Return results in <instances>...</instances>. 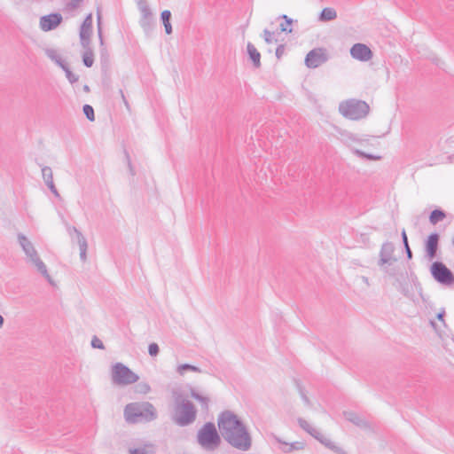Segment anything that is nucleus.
I'll return each instance as SVG.
<instances>
[{"label": "nucleus", "instance_id": "473e14b6", "mask_svg": "<svg viewBox=\"0 0 454 454\" xmlns=\"http://www.w3.org/2000/svg\"><path fill=\"white\" fill-rule=\"evenodd\" d=\"M445 213L442 210H433L429 216V221L432 224H436L438 222L442 221L445 218Z\"/></svg>", "mask_w": 454, "mask_h": 454}, {"label": "nucleus", "instance_id": "f8f14e48", "mask_svg": "<svg viewBox=\"0 0 454 454\" xmlns=\"http://www.w3.org/2000/svg\"><path fill=\"white\" fill-rule=\"evenodd\" d=\"M328 60L327 51L325 48H316L309 51L305 58V65L309 68H317Z\"/></svg>", "mask_w": 454, "mask_h": 454}, {"label": "nucleus", "instance_id": "4be33fe9", "mask_svg": "<svg viewBox=\"0 0 454 454\" xmlns=\"http://www.w3.org/2000/svg\"><path fill=\"white\" fill-rule=\"evenodd\" d=\"M430 325L434 330L439 338L443 340L445 337L449 336V328L445 322L442 324V322L436 323L434 320H430Z\"/></svg>", "mask_w": 454, "mask_h": 454}, {"label": "nucleus", "instance_id": "603ef678", "mask_svg": "<svg viewBox=\"0 0 454 454\" xmlns=\"http://www.w3.org/2000/svg\"><path fill=\"white\" fill-rule=\"evenodd\" d=\"M4 323V317H2V315H0V328H2V327H3Z\"/></svg>", "mask_w": 454, "mask_h": 454}, {"label": "nucleus", "instance_id": "a878e982", "mask_svg": "<svg viewBox=\"0 0 454 454\" xmlns=\"http://www.w3.org/2000/svg\"><path fill=\"white\" fill-rule=\"evenodd\" d=\"M337 18V12L332 7H325L322 10L318 16L321 22L332 21Z\"/></svg>", "mask_w": 454, "mask_h": 454}, {"label": "nucleus", "instance_id": "49530a36", "mask_svg": "<svg viewBox=\"0 0 454 454\" xmlns=\"http://www.w3.org/2000/svg\"><path fill=\"white\" fill-rule=\"evenodd\" d=\"M402 239H403L404 247H407V245H409V244H408L407 235H406V232L404 230L402 231Z\"/></svg>", "mask_w": 454, "mask_h": 454}, {"label": "nucleus", "instance_id": "a18cd8bd", "mask_svg": "<svg viewBox=\"0 0 454 454\" xmlns=\"http://www.w3.org/2000/svg\"><path fill=\"white\" fill-rule=\"evenodd\" d=\"M301 399L303 401V403L307 405V406H310V401L309 399V397L305 395V393H303L302 391L301 392Z\"/></svg>", "mask_w": 454, "mask_h": 454}, {"label": "nucleus", "instance_id": "79ce46f5", "mask_svg": "<svg viewBox=\"0 0 454 454\" xmlns=\"http://www.w3.org/2000/svg\"><path fill=\"white\" fill-rule=\"evenodd\" d=\"M82 27H92V14L90 13L84 20L83 23L82 24Z\"/></svg>", "mask_w": 454, "mask_h": 454}, {"label": "nucleus", "instance_id": "ea45409f", "mask_svg": "<svg viewBox=\"0 0 454 454\" xmlns=\"http://www.w3.org/2000/svg\"><path fill=\"white\" fill-rule=\"evenodd\" d=\"M160 352L157 343H151L148 347V353L151 356H156Z\"/></svg>", "mask_w": 454, "mask_h": 454}, {"label": "nucleus", "instance_id": "7c9ffc66", "mask_svg": "<svg viewBox=\"0 0 454 454\" xmlns=\"http://www.w3.org/2000/svg\"><path fill=\"white\" fill-rule=\"evenodd\" d=\"M298 423H299V426L303 429L305 430L306 432H308L310 435H312L313 437L315 436H318V430L316 429L315 427H313L307 420H305L304 419H301L300 418L298 419Z\"/></svg>", "mask_w": 454, "mask_h": 454}, {"label": "nucleus", "instance_id": "72a5a7b5", "mask_svg": "<svg viewBox=\"0 0 454 454\" xmlns=\"http://www.w3.org/2000/svg\"><path fill=\"white\" fill-rule=\"evenodd\" d=\"M417 289H418V293H419V297L413 295V294H409L408 291H403L404 295L407 296L408 298H410L411 300H412V301L416 304H418L419 302V298L423 301H426V298L424 297L423 294H422V287L418 285L417 286Z\"/></svg>", "mask_w": 454, "mask_h": 454}, {"label": "nucleus", "instance_id": "6ab92c4d", "mask_svg": "<svg viewBox=\"0 0 454 454\" xmlns=\"http://www.w3.org/2000/svg\"><path fill=\"white\" fill-rule=\"evenodd\" d=\"M44 53L52 62H54L61 69L65 68V67L67 66V63L65 62L60 52L57 49L46 48L44 50Z\"/></svg>", "mask_w": 454, "mask_h": 454}, {"label": "nucleus", "instance_id": "dca6fc26", "mask_svg": "<svg viewBox=\"0 0 454 454\" xmlns=\"http://www.w3.org/2000/svg\"><path fill=\"white\" fill-rule=\"evenodd\" d=\"M62 20V15L59 13L45 15L40 18L39 27L43 31L48 32L58 27Z\"/></svg>", "mask_w": 454, "mask_h": 454}, {"label": "nucleus", "instance_id": "09e8293b", "mask_svg": "<svg viewBox=\"0 0 454 454\" xmlns=\"http://www.w3.org/2000/svg\"><path fill=\"white\" fill-rule=\"evenodd\" d=\"M405 247V250H406L407 257L409 259H411L412 257V253H411V250L409 245H407V247Z\"/></svg>", "mask_w": 454, "mask_h": 454}, {"label": "nucleus", "instance_id": "ddd939ff", "mask_svg": "<svg viewBox=\"0 0 454 454\" xmlns=\"http://www.w3.org/2000/svg\"><path fill=\"white\" fill-rule=\"evenodd\" d=\"M68 232H69L71 239L73 240H75L79 246L81 261L83 262H86L88 243H87L85 237L75 227L69 228Z\"/></svg>", "mask_w": 454, "mask_h": 454}, {"label": "nucleus", "instance_id": "b1692460", "mask_svg": "<svg viewBox=\"0 0 454 454\" xmlns=\"http://www.w3.org/2000/svg\"><path fill=\"white\" fill-rule=\"evenodd\" d=\"M129 454H154L155 445L152 442H145L140 447L129 449Z\"/></svg>", "mask_w": 454, "mask_h": 454}, {"label": "nucleus", "instance_id": "de8ad7c7", "mask_svg": "<svg viewBox=\"0 0 454 454\" xmlns=\"http://www.w3.org/2000/svg\"><path fill=\"white\" fill-rule=\"evenodd\" d=\"M71 3H70V5L73 7V8H76L79 4L82 2V0H70Z\"/></svg>", "mask_w": 454, "mask_h": 454}, {"label": "nucleus", "instance_id": "cd10ccee", "mask_svg": "<svg viewBox=\"0 0 454 454\" xmlns=\"http://www.w3.org/2000/svg\"><path fill=\"white\" fill-rule=\"evenodd\" d=\"M190 395L191 396L195 399L196 401H198L201 407L204 408V409H207V406H208V403H209V397L206 396V395H200L199 392L196 391V389L192 387H190Z\"/></svg>", "mask_w": 454, "mask_h": 454}, {"label": "nucleus", "instance_id": "1a4fd4ad", "mask_svg": "<svg viewBox=\"0 0 454 454\" xmlns=\"http://www.w3.org/2000/svg\"><path fill=\"white\" fill-rule=\"evenodd\" d=\"M140 13L139 26L143 29L145 35L149 36L155 28L156 21L154 14L147 2V0H135Z\"/></svg>", "mask_w": 454, "mask_h": 454}, {"label": "nucleus", "instance_id": "9d476101", "mask_svg": "<svg viewBox=\"0 0 454 454\" xmlns=\"http://www.w3.org/2000/svg\"><path fill=\"white\" fill-rule=\"evenodd\" d=\"M395 246L391 242H386L381 246L380 251L379 266L381 270L389 276L395 275V268H391L396 262V258L394 255Z\"/></svg>", "mask_w": 454, "mask_h": 454}, {"label": "nucleus", "instance_id": "3c124183", "mask_svg": "<svg viewBox=\"0 0 454 454\" xmlns=\"http://www.w3.org/2000/svg\"><path fill=\"white\" fill-rule=\"evenodd\" d=\"M361 278L364 284L369 285V279L367 277L363 276Z\"/></svg>", "mask_w": 454, "mask_h": 454}, {"label": "nucleus", "instance_id": "2eb2a0df", "mask_svg": "<svg viewBox=\"0 0 454 454\" xmlns=\"http://www.w3.org/2000/svg\"><path fill=\"white\" fill-rule=\"evenodd\" d=\"M343 416L348 421L351 422L363 430L372 431L373 429L372 424L360 414H357L354 411H346L343 412Z\"/></svg>", "mask_w": 454, "mask_h": 454}, {"label": "nucleus", "instance_id": "0eeeda50", "mask_svg": "<svg viewBox=\"0 0 454 454\" xmlns=\"http://www.w3.org/2000/svg\"><path fill=\"white\" fill-rule=\"evenodd\" d=\"M199 444L206 450H215L220 444L221 439L213 423L205 424L198 432Z\"/></svg>", "mask_w": 454, "mask_h": 454}, {"label": "nucleus", "instance_id": "4468645a", "mask_svg": "<svg viewBox=\"0 0 454 454\" xmlns=\"http://www.w3.org/2000/svg\"><path fill=\"white\" fill-rule=\"evenodd\" d=\"M350 55L353 59L362 62H366L372 59L373 54L371 49L364 43H355L350 48Z\"/></svg>", "mask_w": 454, "mask_h": 454}, {"label": "nucleus", "instance_id": "39448f33", "mask_svg": "<svg viewBox=\"0 0 454 454\" xmlns=\"http://www.w3.org/2000/svg\"><path fill=\"white\" fill-rule=\"evenodd\" d=\"M370 107L366 102L357 99H348L339 105V112L345 118L360 120L369 113Z\"/></svg>", "mask_w": 454, "mask_h": 454}, {"label": "nucleus", "instance_id": "f704fd0d", "mask_svg": "<svg viewBox=\"0 0 454 454\" xmlns=\"http://www.w3.org/2000/svg\"><path fill=\"white\" fill-rule=\"evenodd\" d=\"M62 70L65 72L66 74V77L67 79L68 80V82L71 83V84H74L76 82H78L79 80V75L73 73L67 67V65L65 67V68H62Z\"/></svg>", "mask_w": 454, "mask_h": 454}, {"label": "nucleus", "instance_id": "2f4dec72", "mask_svg": "<svg viewBox=\"0 0 454 454\" xmlns=\"http://www.w3.org/2000/svg\"><path fill=\"white\" fill-rule=\"evenodd\" d=\"M279 18L285 20V23H281L279 26L280 30L289 34L292 33L293 29L291 25L293 24L294 20L286 14L281 15Z\"/></svg>", "mask_w": 454, "mask_h": 454}, {"label": "nucleus", "instance_id": "37998d69", "mask_svg": "<svg viewBox=\"0 0 454 454\" xmlns=\"http://www.w3.org/2000/svg\"><path fill=\"white\" fill-rule=\"evenodd\" d=\"M285 51V46L280 44L278 46V48L276 49V56L278 59H280L281 56L283 55Z\"/></svg>", "mask_w": 454, "mask_h": 454}, {"label": "nucleus", "instance_id": "864d4df0", "mask_svg": "<svg viewBox=\"0 0 454 454\" xmlns=\"http://www.w3.org/2000/svg\"><path fill=\"white\" fill-rule=\"evenodd\" d=\"M83 90H84L85 92H89V91H90V88H89V86H88V85H84V87H83Z\"/></svg>", "mask_w": 454, "mask_h": 454}, {"label": "nucleus", "instance_id": "9b49d317", "mask_svg": "<svg viewBox=\"0 0 454 454\" xmlns=\"http://www.w3.org/2000/svg\"><path fill=\"white\" fill-rule=\"evenodd\" d=\"M430 272L434 280L443 286H451L454 284L453 273L441 262H433L430 267Z\"/></svg>", "mask_w": 454, "mask_h": 454}, {"label": "nucleus", "instance_id": "58836bf2", "mask_svg": "<svg viewBox=\"0 0 454 454\" xmlns=\"http://www.w3.org/2000/svg\"><path fill=\"white\" fill-rule=\"evenodd\" d=\"M98 35L99 38L100 44H104L103 36H102V27H101V14L100 12L98 11Z\"/></svg>", "mask_w": 454, "mask_h": 454}, {"label": "nucleus", "instance_id": "412c9836", "mask_svg": "<svg viewBox=\"0 0 454 454\" xmlns=\"http://www.w3.org/2000/svg\"><path fill=\"white\" fill-rule=\"evenodd\" d=\"M317 440H318L322 444H324L326 448L335 451L338 454H346V452L337 446L331 439L324 436L320 432H318V436H315Z\"/></svg>", "mask_w": 454, "mask_h": 454}, {"label": "nucleus", "instance_id": "c9c22d12", "mask_svg": "<svg viewBox=\"0 0 454 454\" xmlns=\"http://www.w3.org/2000/svg\"><path fill=\"white\" fill-rule=\"evenodd\" d=\"M263 40L265 41L266 43L268 44H271L273 43L274 42H276L277 40L275 39V33L265 28L263 31H262V35Z\"/></svg>", "mask_w": 454, "mask_h": 454}, {"label": "nucleus", "instance_id": "4c0bfd02", "mask_svg": "<svg viewBox=\"0 0 454 454\" xmlns=\"http://www.w3.org/2000/svg\"><path fill=\"white\" fill-rule=\"evenodd\" d=\"M83 114L86 115V117L90 121H94L95 116H94V110H93L92 106H90V105H84L83 106Z\"/></svg>", "mask_w": 454, "mask_h": 454}, {"label": "nucleus", "instance_id": "7ed1b4c3", "mask_svg": "<svg viewBox=\"0 0 454 454\" xmlns=\"http://www.w3.org/2000/svg\"><path fill=\"white\" fill-rule=\"evenodd\" d=\"M124 418L129 423L149 422L157 418V411L148 402L131 403L124 409Z\"/></svg>", "mask_w": 454, "mask_h": 454}, {"label": "nucleus", "instance_id": "e433bc0d", "mask_svg": "<svg viewBox=\"0 0 454 454\" xmlns=\"http://www.w3.org/2000/svg\"><path fill=\"white\" fill-rule=\"evenodd\" d=\"M135 390H136L137 393L145 395V394L150 392L151 387H150L148 383H146V382H140V383H138L135 387Z\"/></svg>", "mask_w": 454, "mask_h": 454}, {"label": "nucleus", "instance_id": "a19ab883", "mask_svg": "<svg viewBox=\"0 0 454 454\" xmlns=\"http://www.w3.org/2000/svg\"><path fill=\"white\" fill-rule=\"evenodd\" d=\"M91 346L94 348H99V349H104L105 348V346L102 342L101 340H99L98 337H94L92 340H91Z\"/></svg>", "mask_w": 454, "mask_h": 454}, {"label": "nucleus", "instance_id": "6e6552de", "mask_svg": "<svg viewBox=\"0 0 454 454\" xmlns=\"http://www.w3.org/2000/svg\"><path fill=\"white\" fill-rule=\"evenodd\" d=\"M112 381L115 385L127 386L136 383L139 377L122 363H116L111 370Z\"/></svg>", "mask_w": 454, "mask_h": 454}, {"label": "nucleus", "instance_id": "8fccbe9b", "mask_svg": "<svg viewBox=\"0 0 454 454\" xmlns=\"http://www.w3.org/2000/svg\"><path fill=\"white\" fill-rule=\"evenodd\" d=\"M120 94L121 96V98H122L123 102L125 103V105H127L128 102H127V100L125 98V96H124V93H123V91L121 90H120Z\"/></svg>", "mask_w": 454, "mask_h": 454}, {"label": "nucleus", "instance_id": "f03ea898", "mask_svg": "<svg viewBox=\"0 0 454 454\" xmlns=\"http://www.w3.org/2000/svg\"><path fill=\"white\" fill-rule=\"evenodd\" d=\"M174 410L172 420L180 427H185L194 422L197 411L192 402L187 400L178 391L173 392Z\"/></svg>", "mask_w": 454, "mask_h": 454}, {"label": "nucleus", "instance_id": "423d86ee", "mask_svg": "<svg viewBox=\"0 0 454 454\" xmlns=\"http://www.w3.org/2000/svg\"><path fill=\"white\" fill-rule=\"evenodd\" d=\"M338 139L345 145L349 147L351 151L358 157L364 158L370 160H379L381 159V157L379 155L367 153L356 148V145H364L368 142V139L360 138L356 135L342 129L339 130Z\"/></svg>", "mask_w": 454, "mask_h": 454}, {"label": "nucleus", "instance_id": "f257e3e1", "mask_svg": "<svg viewBox=\"0 0 454 454\" xmlns=\"http://www.w3.org/2000/svg\"><path fill=\"white\" fill-rule=\"evenodd\" d=\"M218 427L231 446L240 450H247L251 447V437L246 427L233 412H223L218 418Z\"/></svg>", "mask_w": 454, "mask_h": 454}, {"label": "nucleus", "instance_id": "c85d7f7f", "mask_svg": "<svg viewBox=\"0 0 454 454\" xmlns=\"http://www.w3.org/2000/svg\"><path fill=\"white\" fill-rule=\"evenodd\" d=\"M160 19L163 23L165 32L167 35H170L172 33V26L170 23L171 12L168 10H165L160 13Z\"/></svg>", "mask_w": 454, "mask_h": 454}, {"label": "nucleus", "instance_id": "bb28decb", "mask_svg": "<svg viewBox=\"0 0 454 454\" xmlns=\"http://www.w3.org/2000/svg\"><path fill=\"white\" fill-rule=\"evenodd\" d=\"M92 34V27H85L81 26L80 29V41L82 47L90 45V36Z\"/></svg>", "mask_w": 454, "mask_h": 454}, {"label": "nucleus", "instance_id": "f3484780", "mask_svg": "<svg viewBox=\"0 0 454 454\" xmlns=\"http://www.w3.org/2000/svg\"><path fill=\"white\" fill-rule=\"evenodd\" d=\"M439 235L432 233L428 236L426 242V253L428 260H433L436 256L438 248Z\"/></svg>", "mask_w": 454, "mask_h": 454}, {"label": "nucleus", "instance_id": "a211bd4d", "mask_svg": "<svg viewBox=\"0 0 454 454\" xmlns=\"http://www.w3.org/2000/svg\"><path fill=\"white\" fill-rule=\"evenodd\" d=\"M42 176L45 183V184L48 186V188L51 190V192L54 194L55 197L59 198V193L58 190L55 187L54 182H53V174L52 170L50 167H43L42 168Z\"/></svg>", "mask_w": 454, "mask_h": 454}, {"label": "nucleus", "instance_id": "c756f323", "mask_svg": "<svg viewBox=\"0 0 454 454\" xmlns=\"http://www.w3.org/2000/svg\"><path fill=\"white\" fill-rule=\"evenodd\" d=\"M84 48V52L82 54V61H83V64L87 67H92L93 63H94V54H93V51L90 48V45H88V47H83Z\"/></svg>", "mask_w": 454, "mask_h": 454}, {"label": "nucleus", "instance_id": "c03bdc74", "mask_svg": "<svg viewBox=\"0 0 454 454\" xmlns=\"http://www.w3.org/2000/svg\"><path fill=\"white\" fill-rule=\"evenodd\" d=\"M444 317H445V309H442L440 310V312L437 313L436 318L438 319L439 322H442L443 324V322H445Z\"/></svg>", "mask_w": 454, "mask_h": 454}, {"label": "nucleus", "instance_id": "393cba45", "mask_svg": "<svg viewBox=\"0 0 454 454\" xmlns=\"http://www.w3.org/2000/svg\"><path fill=\"white\" fill-rule=\"evenodd\" d=\"M176 372L181 377H184L185 375V373L188 372H197V373L203 372V371L200 367L190 364H181L177 365L176 368Z\"/></svg>", "mask_w": 454, "mask_h": 454}, {"label": "nucleus", "instance_id": "20e7f679", "mask_svg": "<svg viewBox=\"0 0 454 454\" xmlns=\"http://www.w3.org/2000/svg\"><path fill=\"white\" fill-rule=\"evenodd\" d=\"M18 241L24 254H26L27 262L33 265L36 270L40 272L51 284L52 279L48 273L47 267L41 260L33 243L24 234L21 233L18 235Z\"/></svg>", "mask_w": 454, "mask_h": 454}, {"label": "nucleus", "instance_id": "aec40b11", "mask_svg": "<svg viewBox=\"0 0 454 454\" xmlns=\"http://www.w3.org/2000/svg\"><path fill=\"white\" fill-rule=\"evenodd\" d=\"M274 439L283 445L282 450L284 452H292L294 450H301L304 449V443L302 442H286L282 441L279 437L274 436Z\"/></svg>", "mask_w": 454, "mask_h": 454}, {"label": "nucleus", "instance_id": "5701e85b", "mask_svg": "<svg viewBox=\"0 0 454 454\" xmlns=\"http://www.w3.org/2000/svg\"><path fill=\"white\" fill-rule=\"evenodd\" d=\"M247 51L254 66L255 67H259L261 66V54L255 46L253 43H248L247 45Z\"/></svg>", "mask_w": 454, "mask_h": 454}]
</instances>
